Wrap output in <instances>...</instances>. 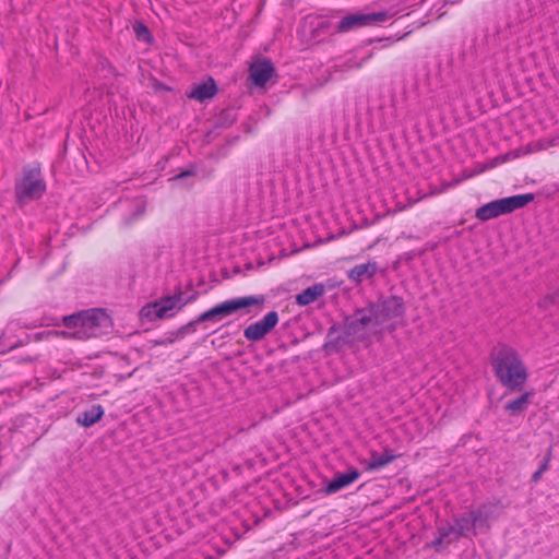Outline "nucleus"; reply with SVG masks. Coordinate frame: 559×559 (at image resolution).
Instances as JSON below:
<instances>
[{"label": "nucleus", "instance_id": "obj_8", "mask_svg": "<svg viewBox=\"0 0 559 559\" xmlns=\"http://www.w3.org/2000/svg\"><path fill=\"white\" fill-rule=\"evenodd\" d=\"M277 323L278 313L276 311H270L261 320L249 324L243 330V336L250 342L261 341Z\"/></svg>", "mask_w": 559, "mask_h": 559}, {"label": "nucleus", "instance_id": "obj_11", "mask_svg": "<svg viewBox=\"0 0 559 559\" xmlns=\"http://www.w3.org/2000/svg\"><path fill=\"white\" fill-rule=\"evenodd\" d=\"M274 67L267 59L253 62L249 69V78L255 86L263 87L274 74Z\"/></svg>", "mask_w": 559, "mask_h": 559}, {"label": "nucleus", "instance_id": "obj_13", "mask_svg": "<svg viewBox=\"0 0 559 559\" xmlns=\"http://www.w3.org/2000/svg\"><path fill=\"white\" fill-rule=\"evenodd\" d=\"M217 93V86L213 78H209L205 82H202L192 87L187 96L191 99L204 103L205 100L212 99Z\"/></svg>", "mask_w": 559, "mask_h": 559}, {"label": "nucleus", "instance_id": "obj_6", "mask_svg": "<svg viewBox=\"0 0 559 559\" xmlns=\"http://www.w3.org/2000/svg\"><path fill=\"white\" fill-rule=\"evenodd\" d=\"M186 304L181 294L166 296L143 306L140 310V317L142 320L148 322L157 319L171 318L180 311Z\"/></svg>", "mask_w": 559, "mask_h": 559}, {"label": "nucleus", "instance_id": "obj_21", "mask_svg": "<svg viewBox=\"0 0 559 559\" xmlns=\"http://www.w3.org/2000/svg\"><path fill=\"white\" fill-rule=\"evenodd\" d=\"M472 514L475 518V522L477 524V528L489 527V520L495 518L492 506L489 503L481 504L476 510L472 511Z\"/></svg>", "mask_w": 559, "mask_h": 559}, {"label": "nucleus", "instance_id": "obj_7", "mask_svg": "<svg viewBox=\"0 0 559 559\" xmlns=\"http://www.w3.org/2000/svg\"><path fill=\"white\" fill-rule=\"evenodd\" d=\"M378 324L382 325L393 319L402 318L405 313V305L401 297L389 296L373 304Z\"/></svg>", "mask_w": 559, "mask_h": 559}, {"label": "nucleus", "instance_id": "obj_14", "mask_svg": "<svg viewBox=\"0 0 559 559\" xmlns=\"http://www.w3.org/2000/svg\"><path fill=\"white\" fill-rule=\"evenodd\" d=\"M456 537H472L477 534V524L472 511L463 513L454 520Z\"/></svg>", "mask_w": 559, "mask_h": 559}, {"label": "nucleus", "instance_id": "obj_20", "mask_svg": "<svg viewBox=\"0 0 559 559\" xmlns=\"http://www.w3.org/2000/svg\"><path fill=\"white\" fill-rule=\"evenodd\" d=\"M460 537H456V531L453 525L442 526L438 528V536L432 542V546L439 550L445 545H449L453 540L459 539Z\"/></svg>", "mask_w": 559, "mask_h": 559}, {"label": "nucleus", "instance_id": "obj_19", "mask_svg": "<svg viewBox=\"0 0 559 559\" xmlns=\"http://www.w3.org/2000/svg\"><path fill=\"white\" fill-rule=\"evenodd\" d=\"M103 415V407L100 405H93L91 408L78 415L76 423L83 427H91L100 420Z\"/></svg>", "mask_w": 559, "mask_h": 559}, {"label": "nucleus", "instance_id": "obj_18", "mask_svg": "<svg viewBox=\"0 0 559 559\" xmlns=\"http://www.w3.org/2000/svg\"><path fill=\"white\" fill-rule=\"evenodd\" d=\"M534 396V390H530L521 394L514 400L507 402L504 405L506 412L510 415H518L523 413L530 405L531 399Z\"/></svg>", "mask_w": 559, "mask_h": 559}, {"label": "nucleus", "instance_id": "obj_10", "mask_svg": "<svg viewBox=\"0 0 559 559\" xmlns=\"http://www.w3.org/2000/svg\"><path fill=\"white\" fill-rule=\"evenodd\" d=\"M388 19L386 12H378L370 14H349L343 17L337 26L340 32H348L356 27H361L373 22H384Z\"/></svg>", "mask_w": 559, "mask_h": 559}, {"label": "nucleus", "instance_id": "obj_3", "mask_svg": "<svg viewBox=\"0 0 559 559\" xmlns=\"http://www.w3.org/2000/svg\"><path fill=\"white\" fill-rule=\"evenodd\" d=\"M535 199L533 193L516 194L488 202L476 210L475 216L481 222H487L500 215L509 214L523 209Z\"/></svg>", "mask_w": 559, "mask_h": 559}, {"label": "nucleus", "instance_id": "obj_23", "mask_svg": "<svg viewBox=\"0 0 559 559\" xmlns=\"http://www.w3.org/2000/svg\"><path fill=\"white\" fill-rule=\"evenodd\" d=\"M559 305V290L545 296L539 300L538 306L545 310L552 311Z\"/></svg>", "mask_w": 559, "mask_h": 559}, {"label": "nucleus", "instance_id": "obj_15", "mask_svg": "<svg viewBox=\"0 0 559 559\" xmlns=\"http://www.w3.org/2000/svg\"><path fill=\"white\" fill-rule=\"evenodd\" d=\"M396 459L393 450L385 448L382 453H378L372 451L370 454V460L365 462V468L367 471H378L382 467L389 465Z\"/></svg>", "mask_w": 559, "mask_h": 559}, {"label": "nucleus", "instance_id": "obj_16", "mask_svg": "<svg viewBox=\"0 0 559 559\" xmlns=\"http://www.w3.org/2000/svg\"><path fill=\"white\" fill-rule=\"evenodd\" d=\"M378 271L377 262H367L357 264L347 272V276L355 283H361L365 280L371 278Z\"/></svg>", "mask_w": 559, "mask_h": 559}, {"label": "nucleus", "instance_id": "obj_31", "mask_svg": "<svg viewBox=\"0 0 559 559\" xmlns=\"http://www.w3.org/2000/svg\"><path fill=\"white\" fill-rule=\"evenodd\" d=\"M155 344L156 345H164V344H166V342L165 341H156Z\"/></svg>", "mask_w": 559, "mask_h": 559}, {"label": "nucleus", "instance_id": "obj_24", "mask_svg": "<svg viewBox=\"0 0 559 559\" xmlns=\"http://www.w3.org/2000/svg\"><path fill=\"white\" fill-rule=\"evenodd\" d=\"M528 153V151H521V150H515V151H512V152H509L507 154H503V155H500V156H497L490 164V168L491 167H495L497 165H500V164H503L512 158H516V157H520L522 154H526Z\"/></svg>", "mask_w": 559, "mask_h": 559}, {"label": "nucleus", "instance_id": "obj_2", "mask_svg": "<svg viewBox=\"0 0 559 559\" xmlns=\"http://www.w3.org/2000/svg\"><path fill=\"white\" fill-rule=\"evenodd\" d=\"M62 321L67 331H62L61 334L81 341L102 336L111 328L110 317L102 309H90L73 313L63 317Z\"/></svg>", "mask_w": 559, "mask_h": 559}, {"label": "nucleus", "instance_id": "obj_25", "mask_svg": "<svg viewBox=\"0 0 559 559\" xmlns=\"http://www.w3.org/2000/svg\"><path fill=\"white\" fill-rule=\"evenodd\" d=\"M20 345L21 343H8L5 341V332L0 330V354L8 353Z\"/></svg>", "mask_w": 559, "mask_h": 559}, {"label": "nucleus", "instance_id": "obj_22", "mask_svg": "<svg viewBox=\"0 0 559 559\" xmlns=\"http://www.w3.org/2000/svg\"><path fill=\"white\" fill-rule=\"evenodd\" d=\"M145 210H146V204H145L144 200L138 199V200L133 201V203H132V211H133L132 212V216L126 218L124 219V224L126 225H130L131 223H133L138 218L142 217L143 214L145 213Z\"/></svg>", "mask_w": 559, "mask_h": 559}, {"label": "nucleus", "instance_id": "obj_5", "mask_svg": "<svg viewBox=\"0 0 559 559\" xmlns=\"http://www.w3.org/2000/svg\"><path fill=\"white\" fill-rule=\"evenodd\" d=\"M46 191V183L39 168H24L23 175L15 181L14 193L19 203L37 200Z\"/></svg>", "mask_w": 559, "mask_h": 559}, {"label": "nucleus", "instance_id": "obj_28", "mask_svg": "<svg viewBox=\"0 0 559 559\" xmlns=\"http://www.w3.org/2000/svg\"><path fill=\"white\" fill-rule=\"evenodd\" d=\"M369 58H370V56H369V57H367V58H365L361 62H359V63H355V64H352V63H349V62H348V63H347V68H348V69H359L360 67H362V64H364V63L366 62V60H368Z\"/></svg>", "mask_w": 559, "mask_h": 559}, {"label": "nucleus", "instance_id": "obj_1", "mask_svg": "<svg viewBox=\"0 0 559 559\" xmlns=\"http://www.w3.org/2000/svg\"><path fill=\"white\" fill-rule=\"evenodd\" d=\"M491 365L497 379L509 391H521L525 386L528 370L514 348L508 345L496 347L491 354Z\"/></svg>", "mask_w": 559, "mask_h": 559}, {"label": "nucleus", "instance_id": "obj_26", "mask_svg": "<svg viewBox=\"0 0 559 559\" xmlns=\"http://www.w3.org/2000/svg\"><path fill=\"white\" fill-rule=\"evenodd\" d=\"M134 32L139 39L150 40L151 35L148 28L141 22L135 23L133 26Z\"/></svg>", "mask_w": 559, "mask_h": 559}, {"label": "nucleus", "instance_id": "obj_9", "mask_svg": "<svg viewBox=\"0 0 559 559\" xmlns=\"http://www.w3.org/2000/svg\"><path fill=\"white\" fill-rule=\"evenodd\" d=\"M379 325L372 305L369 308L357 310L348 322V329L354 333H358L360 330L372 332Z\"/></svg>", "mask_w": 559, "mask_h": 559}, {"label": "nucleus", "instance_id": "obj_30", "mask_svg": "<svg viewBox=\"0 0 559 559\" xmlns=\"http://www.w3.org/2000/svg\"><path fill=\"white\" fill-rule=\"evenodd\" d=\"M190 174H191V173H189V171H183V173L179 174V175L177 176V178H183V177H186V176H189Z\"/></svg>", "mask_w": 559, "mask_h": 559}, {"label": "nucleus", "instance_id": "obj_12", "mask_svg": "<svg viewBox=\"0 0 559 559\" xmlns=\"http://www.w3.org/2000/svg\"><path fill=\"white\" fill-rule=\"evenodd\" d=\"M359 476L360 472L356 468H352L346 473L336 474L335 477L325 486L324 491L328 495L335 493L356 481Z\"/></svg>", "mask_w": 559, "mask_h": 559}, {"label": "nucleus", "instance_id": "obj_17", "mask_svg": "<svg viewBox=\"0 0 559 559\" xmlns=\"http://www.w3.org/2000/svg\"><path fill=\"white\" fill-rule=\"evenodd\" d=\"M324 293H325L324 284L317 283L310 287H307L301 293L297 294L295 297V301L298 306H308V305L314 302L321 296H323Z\"/></svg>", "mask_w": 559, "mask_h": 559}, {"label": "nucleus", "instance_id": "obj_27", "mask_svg": "<svg viewBox=\"0 0 559 559\" xmlns=\"http://www.w3.org/2000/svg\"><path fill=\"white\" fill-rule=\"evenodd\" d=\"M550 460H551V449L548 450V453L546 454V456L544 457L543 462L540 463L539 465V471H542L543 473H545L548 468H549V463H550Z\"/></svg>", "mask_w": 559, "mask_h": 559}, {"label": "nucleus", "instance_id": "obj_32", "mask_svg": "<svg viewBox=\"0 0 559 559\" xmlns=\"http://www.w3.org/2000/svg\"><path fill=\"white\" fill-rule=\"evenodd\" d=\"M554 2H559V0H552Z\"/></svg>", "mask_w": 559, "mask_h": 559}, {"label": "nucleus", "instance_id": "obj_29", "mask_svg": "<svg viewBox=\"0 0 559 559\" xmlns=\"http://www.w3.org/2000/svg\"><path fill=\"white\" fill-rule=\"evenodd\" d=\"M542 475H543V472H542V471H539V469H537V471L532 475V481H533V483H537V481L540 479Z\"/></svg>", "mask_w": 559, "mask_h": 559}, {"label": "nucleus", "instance_id": "obj_4", "mask_svg": "<svg viewBox=\"0 0 559 559\" xmlns=\"http://www.w3.org/2000/svg\"><path fill=\"white\" fill-rule=\"evenodd\" d=\"M264 301L263 296H245L234 299L225 300L211 309L201 313L194 321L190 322L189 325L205 321H221L226 317L231 316L240 309L248 308L255 305H261Z\"/></svg>", "mask_w": 559, "mask_h": 559}]
</instances>
